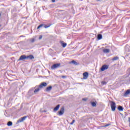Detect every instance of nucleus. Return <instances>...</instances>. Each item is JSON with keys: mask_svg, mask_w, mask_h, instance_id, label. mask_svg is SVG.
Here are the masks:
<instances>
[{"mask_svg": "<svg viewBox=\"0 0 130 130\" xmlns=\"http://www.w3.org/2000/svg\"><path fill=\"white\" fill-rule=\"evenodd\" d=\"M33 58H34V56L32 55H30L28 56L22 55L19 57L18 61H20V60H25V59H33Z\"/></svg>", "mask_w": 130, "mask_h": 130, "instance_id": "f257e3e1", "label": "nucleus"}, {"mask_svg": "<svg viewBox=\"0 0 130 130\" xmlns=\"http://www.w3.org/2000/svg\"><path fill=\"white\" fill-rule=\"evenodd\" d=\"M111 103V108L112 111H115V109L116 108V104L113 101L110 102Z\"/></svg>", "mask_w": 130, "mask_h": 130, "instance_id": "f03ea898", "label": "nucleus"}, {"mask_svg": "<svg viewBox=\"0 0 130 130\" xmlns=\"http://www.w3.org/2000/svg\"><path fill=\"white\" fill-rule=\"evenodd\" d=\"M60 67V63H55L53 64L51 67V70H55V69H58V68Z\"/></svg>", "mask_w": 130, "mask_h": 130, "instance_id": "7ed1b4c3", "label": "nucleus"}, {"mask_svg": "<svg viewBox=\"0 0 130 130\" xmlns=\"http://www.w3.org/2000/svg\"><path fill=\"white\" fill-rule=\"evenodd\" d=\"M109 68V65L104 64L102 66L101 68V72H104L105 70H108Z\"/></svg>", "mask_w": 130, "mask_h": 130, "instance_id": "20e7f679", "label": "nucleus"}, {"mask_svg": "<svg viewBox=\"0 0 130 130\" xmlns=\"http://www.w3.org/2000/svg\"><path fill=\"white\" fill-rule=\"evenodd\" d=\"M58 115H59V116L62 115V114H63V113H64V108L63 107H62L60 109V111H59L58 112Z\"/></svg>", "mask_w": 130, "mask_h": 130, "instance_id": "39448f33", "label": "nucleus"}, {"mask_svg": "<svg viewBox=\"0 0 130 130\" xmlns=\"http://www.w3.org/2000/svg\"><path fill=\"white\" fill-rule=\"evenodd\" d=\"M46 86H47V83L46 82H43L39 86V88L42 89L43 87H46Z\"/></svg>", "mask_w": 130, "mask_h": 130, "instance_id": "423d86ee", "label": "nucleus"}, {"mask_svg": "<svg viewBox=\"0 0 130 130\" xmlns=\"http://www.w3.org/2000/svg\"><path fill=\"white\" fill-rule=\"evenodd\" d=\"M89 77V73L88 72H85L83 73V79L84 80H87Z\"/></svg>", "mask_w": 130, "mask_h": 130, "instance_id": "0eeeda50", "label": "nucleus"}, {"mask_svg": "<svg viewBox=\"0 0 130 130\" xmlns=\"http://www.w3.org/2000/svg\"><path fill=\"white\" fill-rule=\"evenodd\" d=\"M26 118H27L26 116H24L23 117L20 118V119H19L18 120H17L18 123H19V122H22L24 121V120H25Z\"/></svg>", "mask_w": 130, "mask_h": 130, "instance_id": "6e6552de", "label": "nucleus"}, {"mask_svg": "<svg viewBox=\"0 0 130 130\" xmlns=\"http://www.w3.org/2000/svg\"><path fill=\"white\" fill-rule=\"evenodd\" d=\"M51 90H52V86H50L47 87L45 90V92H49Z\"/></svg>", "mask_w": 130, "mask_h": 130, "instance_id": "1a4fd4ad", "label": "nucleus"}, {"mask_svg": "<svg viewBox=\"0 0 130 130\" xmlns=\"http://www.w3.org/2000/svg\"><path fill=\"white\" fill-rule=\"evenodd\" d=\"M60 107V105H57L53 109V111H57L58 109H59V107Z\"/></svg>", "mask_w": 130, "mask_h": 130, "instance_id": "9d476101", "label": "nucleus"}, {"mask_svg": "<svg viewBox=\"0 0 130 130\" xmlns=\"http://www.w3.org/2000/svg\"><path fill=\"white\" fill-rule=\"evenodd\" d=\"M103 52L104 53H109V52H110V50L109 49H105L103 50Z\"/></svg>", "mask_w": 130, "mask_h": 130, "instance_id": "9b49d317", "label": "nucleus"}, {"mask_svg": "<svg viewBox=\"0 0 130 130\" xmlns=\"http://www.w3.org/2000/svg\"><path fill=\"white\" fill-rule=\"evenodd\" d=\"M40 90V88H38L37 89H36L34 91V94H37L38 93V92H39V91Z\"/></svg>", "mask_w": 130, "mask_h": 130, "instance_id": "f8f14e48", "label": "nucleus"}, {"mask_svg": "<svg viewBox=\"0 0 130 130\" xmlns=\"http://www.w3.org/2000/svg\"><path fill=\"white\" fill-rule=\"evenodd\" d=\"M61 45L62 46V47L64 48L66 46H67V43H64L63 42L61 41L60 42Z\"/></svg>", "mask_w": 130, "mask_h": 130, "instance_id": "ddd939ff", "label": "nucleus"}, {"mask_svg": "<svg viewBox=\"0 0 130 130\" xmlns=\"http://www.w3.org/2000/svg\"><path fill=\"white\" fill-rule=\"evenodd\" d=\"M118 109L119 111H123V108L121 106H119L118 107Z\"/></svg>", "mask_w": 130, "mask_h": 130, "instance_id": "4468645a", "label": "nucleus"}, {"mask_svg": "<svg viewBox=\"0 0 130 130\" xmlns=\"http://www.w3.org/2000/svg\"><path fill=\"white\" fill-rule=\"evenodd\" d=\"M98 40H101V39H102V35L99 34L98 35Z\"/></svg>", "mask_w": 130, "mask_h": 130, "instance_id": "2eb2a0df", "label": "nucleus"}, {"mask_svg": "<svg viewBox=\"0 0 130 130\" xmlns=\"http://www.w3.org/2000/svg\"><path fill=\"white\" fill-rule=\"evenodd\" d=\"M128 94H130V89L126 91V92L124 93V96H126V95H128Z\"/></svg>", "mask_w": 130, "mask_h": 130, "instance_id": "dca6fc26", "label": "nucleus"}, {"mask_svg": "<svg viewBox=\"0 0 130 130\" xmlns=\"http://www.w3.org/2000/svg\"><path fill=\"white\" fill-rule=\"evenodd\" d=\"M7 125H8V126L13 125V122H12V121H9L7 123Z\"/></svg>", "mask_w": 130, "mask_h": 130, "instance_id": "f3484780", "label": "nucleus"}, {"mask_svg": "<svg viewBox=\"0 0 130 130\" xmlns=\"http://www.w3.org/2000/svg\"><path fill=\"white\" fill-rule=\"evenodd\" d=\"M44 27L45 28V29L47 28H49V27H50V26H51V24H48L47 25H44Z\"/></svg>", "mask_w": 130, "mask_h": 130, "instance_id": "a211bd4d", "label": "nucleus"}, {"mask_svg": "<svg viewBox=\"0 0 130 130\" xmlns=\"http://www.w3.org/2000/svg\"><path fill=\"white\" fill-rule=\"evenodd\" d=\"M91 105L93 106V107H96V103L94 102H91Z\"/></svg>", "mask_w": 130, "mask_h": 130, "instance_id": "6ab92c4d", "label": "nucleus"}, {"mask_svg": "<svg viewBox=\"0 0 130 130\" xmlns=\"http://www.w3.org/2000/svg\"><path fill=\"white\" fill-rule=\"evenodd\" d=\"M43 26H44V24H41L38 26L37 29H40V28H42V27H43Z\"/></svg>", "mask_w": 130, "mask_h": 130, "instance_id": "aec40b11", "label": "nucleus"}, {"mask_svg": "<svg viewBox=\"0 0 130 130\" xmlns=\"http://www.w3.org/2000/svg\"><path fill=\"white\" fill-rule=\"evenodd\" d=\"M72 63H73L74 64H75V66L78 65V62H77V61H75V60H72Z\"/></svg>", "mask_w": 130, "mask_h": 130, "instance_id": "412c9836", "label": "nucleus"}, {"mask_svg": "<svg viewBox=\"0 0 130 130\" xmlns=\"http://www.w3.org/2000/svg\"><path fill=\"white\" fill-rule=\"evenodd\" d=\"M119 58L117 56L114 57L113 58L112 60H117Z\"/></svg>", "mask_w": 130, "mask_h": 130, "instance_id": "4be33fe9", "label": "nucleus"}, {"mask_svg": "<svg viewBox=\"0 0 130 130\" xmlns=\"http://www.w3.org/2000/svg\"><path fill=\"white\" fill-rule=\"evenodd\" d=\"M31 42L32 43L35 42V38L31 39Z\"/></svg>", "mask_w": 130, "mask_h": 130, "instance_id": "5701e85b", "label": "nucleus"}, {"mask_svg": "<svg viewBox=\"0 0 130 130\" xmlns=\"http://www.w3.org/2000/svg\"><path fill=\"white\" fill-rule=\"evenodd\" d=\"M75 121H76L75 120H73L72 122L71 123H70V124L71 125H73V124H74V123H75Z\"/></svg>", "mask_w": 130, "mask_h": 130, "instance_id": "b1692460", "label": "nucleus"}, {"mask_svg": "<svg viewBox=\"0 0 130 130\" xmlns=\"http://www.w3.org/2000/svg\"><path fill=\"white\" fill-rule=\"evenodd\" d=\"M102 85H106V82L105 81H102Z\"/></svg>", "mask_w": 130, "mask_h": 130, "instance_id": "393cba45", "label": "nucleus"}, {"mask_svg": "<svg viewBox=\"0 0 130 130\" xmlns=\"http://www.w3.org/2000/svg\"><path fill=\"white\" fill-rule=\"evenodd\" d=\"M110 125V124H107L105 126H104V127H107V126H109Z\"/></svg>", "mask_w": 130, "mask_h": 130, "instance_id": "a878e982", "label": "nucleus"}, {"mask_svg": "<svg viewBox=\"0 0 130 130\" xmlns=\"http://www.w3.org/2000/svg\"><path fill=\"white\" fill-rule=\"evenodd\" d=\"M62 79H66V78H67V76H62Z\"/></svg>", "mask_w": 130, "mask_h": 130, "instance_id": "bb28decb", "label": "nucleus"}, {"mask_svg": "<svg viewBox=\"0 0 130 130\" xmlns=\"http://www.w3.org/2000/svg\"><path fill=\"white\" fill-rule=\"evenodd\" d=\"M82 100H83V101H87V99L84 98V99H82Z\"/></svg>", "mask_w": 130, "mask_h": 130, "instance_id": "cd10ccee", "label": "nucleus"}, {"mask_svg": "<svg viewBox=\"0 0 130 130\" xmlns=\"http://www.w3.org/2000/svg\"><path fill=\"white\" fill-rule=\"evenodd\" d=\"M39 39H42V36H40L39 38Z\"/></svg>", "mask_w": 130, "mask_h": 130, "instance_id": "c85d7f7f", "label": "nucleus"}, {"mask_svg": "<svg viewBox=\"0 0 130 130\" xmlns=\"http://www.w3.org/2000/svg\"><path fill=\"white\" fill-rule=\"evenodd\" d=\"M110 46H107L106 47V48H110Z\"/></svg>", "mask_w": 130, "mask_h": 130, "instance_id": "c756f323", "label": "nucleus"}, {"mask_svg": "<svg viewBox=\"0 0 130 130\" xmlns=\"http://www.w3.org/2000/svg\"><path fill=\"white\" fill-rule=\"evenodd\" d=\"M52 3H55V0H52Z\"/></svg>", "mask_w": 130, "mask_h": 130, "instance_id": "7c9ffc66", "label": "nucleus"}, {"mask_svg": "<svg viewBox=\"0 0 130 130\" xmlns=\"http://www.w3.org/2000/svg\"><path fill=\"white\" fill-rule=\"evenodd\" d=\"M40 111H41V112H46V111H42L41 110Z\"/></svg>", "mask_w": 130, "mask_h": 130, "instance_id": "2f4dec72", "label": "nucleus"}, {"mask_svg": "<svg viewBox=\"0 0 130 130\" xmlns=\"http://www.w3.org/2000/svg\"><path fill=\"white\" fill-rule=\"evenodd\" d=\"M1 17H2V14L1 13H0V18H1Z\"/></svg>", "mask_w": 130, "mask_h": 130, "instance_id": "473e14b6", "label": "nucleus"}]
</instances>
